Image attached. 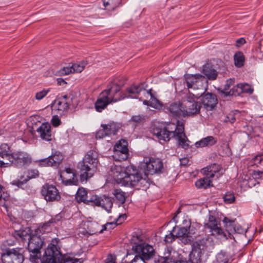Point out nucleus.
Returning <instances> with one entry per match:
<instances>
[{"label": "nucleus", "instance_id": "58836bf2", "mask_svg": "<svg viewBox=\"0 0 263 263\" xmlns=\"http://www.w3.org/2000/svg\"><path fill=\"white\" fill-rule=\"evenodd\" d=\"M229 261V256L227 253L221 252L216 256V261L215 263H228Z\"/></svg>", "mask_w": 263, "mask_h": 263}, {"label": "nucleus", "instance_id": "c03bdc74", "mask_svg": "<svg viewBox=\"0 0 263 263\" xmlns=\"http://www.w3.org/2000/svg\"><path fill=\"white\" fill-rule=\"evenodd\" d=\"M49 91H50L49 89H44L39 92H36V95H35V99L38 100H42L48 94V93Z\"/></svg>", "mask_w": 263, "mask_h": 263}, {"label": "nucleus", "instance_id": "72a5a7b5", "mask_svg": "<svg viewBox=\"0 0 263 263\" xmlns=\"http://www.w3.org/2000/svg\"><path fill=\"white\" fill-rule=\"evenodd\" d=\"M90 197L87 195V191L84 188H79L76 194V198L79 201L90 204Z\"/></svg>", "mask_w": 263, "mask_h": 263}, {"label": "nucleus", "instance_id": "4468645a", "mask_svg": "<svg viewBox=\"0 0 263 263\" xmlns=\"http://www.w3.org/2000/svg\"><path fill=\"white\" fill-rule=\"evenodd\" d=\"M3 263H23V255L16 249H8L1 255Z\"/></svg>", "mask_w": 263, "mask_h": 263}, {"label": "nucleus", "instance_id": "f8f14e48", "mask_svg": "<svg viewBox=\"0 0 263 263\" xmlns=\"http://www.w3.org/2000/svg\"><path fill=\"white\" fill-rule=\"evenodd\" d=\"M32 162L30 155L23 151L13 152L10 160L11 166L14 165L17 167H24Z\"/></svg>", "mask_w": 263, "mask_h": 263}, {"label": "nucleus", "instance_id": "de8ad7c7", "mask_svg": "<svg viewBox=\"0 0 263 263\" xmlns=\"http://www.w3.org/2000/svg\"><path fill=\"white\" fill-rule=\"evenodd\" d=\"M70 73H73L71 66L64 67L59 71V73L60 76H65Z\"/></svg>", "mask_w": 263, "mask_h": 263}, {"label": "nucleus", "instance_id": "4d7b16f0", "mask_svg": "<svg viewBox=\"0 0 263 263\" xmlns=\"http://www.w3.org/2000/svg\"><path fill=\"white\" fill-rule=\"evenodd\" d=\"M246 229L242 228L240 225L236 224L234 233L238 234H243L246 232Z\"/></svg>", "mask_w": 263, "mask_h": 263}, {"label": "nucleus", "instance_id": "c85d7f7f", "mask_svg": "<svg viewBox=\"0 0 263 263\" xmlns=\"http://www.w3.org/2000/svg\"><path fill=\"white\" fill-rule=\"evenodd\" d=\"M217 143V139L213 136H207L196 142L195 144L197 148L210 147Z\"/></svg>", "mask_w": 263, "mask_h": 263}, {"label": "nucleus", "instance_id": "7c9ffc66", "mask_svg": "<svg viewBox=\"0 0 263 263\" xmlns=\"http://www.w3.org/2000/svg\"><path fill=\"white\" fill-rule=\"evenodd\" d=\"M223 222L224 223L226 231L228 235V238H231L232 233L235 231V220H231L228 217H224L223 219Z\"/></svg>", "mask_w": 263, "mask_h": 263}, {"label": "nucleus", "instance_id": "4be33fe9", "mask_svg": "<svg viewBox=\"0 0 263 263\" xmlns=\"http://www.w3.org/2000/svg\"><path fill=\"white\" fill-rule=\"evenodd\" d=\"M71 98L67 95H64L54 101L53 109L57 111V114L62 115L69 108Z\"/></svg>", "mask_w": 263, "mask_h": 263}, {"label": "nucleus", "instance_id": "79ce46f5", "mask_svg": "<svg viewBox=\"0 0 263 263\" xmlns=\"http://www.w3.org/2000/svg\"><path fill=\"white\" fill-rule=\"evenodd\" d=\"M224 202L227 204H230L235 201V196L233 193L228 192L223 197Z\"/></svg>", "mask_w": 263, "mask_h": 263}, {"label": "nucleus", "instance_id": "20e7f679", "mask_svg": "<svg viewBox=\"0 0 263 263\" xmlns=\"http://www.w3.org/2000/svg\"><path fill=\"white\" fill-rule=\"evenodd\" d=\"M98 155L94 151H89L85 155L82 161L78 163V168L80 170V179L83 181H86L91 178L96 171L98 160Z\"/></svg>", "mask_w": 263, "mask_h": 263}, {"label": "nucleus", "instance_id": "f257e3e1", "mask_svg": "<svg viewBox=\"0 0 263 263\" xmlns=\"http://www.w3.org/2000/svg\"><path fill=\"white\" fill-rule=\"evenodd\" d=\"M214 247L212 238L206 236L193 243L190 260L178 259V254L175 251L167 249L163 256H159L155 259V263H201L202 256L206 251H210Z\"/></svg>", "mask_w": 263, "mask_h": 263}, {"label": "nucleus", "instance_id": "ddd939ff", "mask_svg": "<svg viewBox=\"0 0 263 263\" xmlns=\"http://www.w3.org/2000/svg\"><path fill=\"white\" fill-rule=\"evenodd\" d=\"M90 204L92 205L100 206L107 212L111 211L113 203L111 197L106 195L98 196L96 195L90 196Z\"/></svg>", "mask_w": 263, "mask_h": 263}, {"label": "nucleus", "instance_id": "6e6d98bb", "mask_svg": "<svg viewBox=\"0 0 263 263\" xmlns=\"http://www.w3.org/2000/svg\"><path fill=\"white\" fill-rule=\"evenodd\" d=\"M252 177L255 180L263 179V171H254L252 173Z\"/></svg>", "mask_w": 263, "mask_h": 263}, {"label": "nucleus", "instance_id": "393cba45", "mask_svg": "<svg viewBox=\"0 0 263 263\" xmlns=\"http://www.w3.org/2000/svg\"><path fill=\"white\" fill-rule=\"evenodd\" d=\"M202 104L207 110L214 109L217 104L216 96L213 93H207L202 97Z\"/></svg>", "mask_w": 263, "mask_h": 263}, {"label": "nucleus", "instance_id": "473e14b6", "mask_svg": "<svg viewBox=\"0 0 263 263\" xmlns=\"http://www.w3.org/2000/svg\"><path fill=\"white\" fill-rule=\"evenodd\" d=\"M234 84L233 79H229L226 81L223 90L221 91L225 96L235 95L234 92V87L231 89V87Z\"/></svg>", "mask_w": 263, "mask_h": 263}, {"label": "nucleus", "instance_id": "13d9d810", "mask_svg": "<svg viewBox=\"0 0 263 263\" xmlns=\"http://www.w3.org/2000/svg\"><path fill=\"white\" fill-rule=\"evenodd\" d=\"M51 123L53 126L57 127L61 124V120L57 115L53 116Z\"/></svg>", "mask_w": 263, "mask_h": 263}, {"label": "nucleus", "instance_id": "052dcab7", "mask_svg": "<svg viewBox=\"0 0 263 263\" xmlns=\"http://www.w3.org/2000/svg\"><path fill=\"white\" fill-rule=\"evenodd\" d=\"M263 161V157L262 155H258L256 156L254 158V161L255 164H260L261 163V161Z\"/></svg>", "mask_w": 263, "mask_h": 263}, {"label": "nucleus", "instance_id": "c756f323", "mask_svg": "<svg viewBox=\"0 0 263 263\" xmlns=\"http://www.w3.org/2000/svg\"><path fill=\"white\" fill-rule=\"evenodd\" d=\"M204 74L210 80H214L217 78V72L213 68L211 64H206L203 67L202 70Z\"/></svg>", "mask_w": 263, "mask_h": 263}, {"label": "nucleus", "instance_id": "603ef678", "mask_svg": "<svg viewBox=\"0 0 263 263\" xmlns=\"http://www.w3.org/2000/svg\"><path fill=\"white\" fill-rule=\"evenodd\" d=\"M29 178L24 179L23 181L15 180L12 181V184L20 188H23V185L28 181Z\"/></svg>", "mask_w": 263, "mask_h": 263}, {"label": "nucleus", "instance_id": "49530a36", "mask_svg": "<svg viewBox=\"0 0 263 263\" xmlns=\"http://www.w3.org/2000/svg\"><path fill=\"white\" fill-rule=\"evenodd\" d=\"M242 91L251 94L253 92V89L250 85L248 84H240V87Z\"/></svg>", "mask_w": 263, "mask_h": 263}, {"label": "nucleus", "instance_id": "864d4df0", "mask_svg": "<svg viewBox=\"0 0 263 263\" xmlns=\"http://www.w3.org/2000/svg\"><path fill=\"white\" fill-rule=\"evenodd\" d=\"M176 238V234H174L171 232L168 234L166 235L164 241L166 243H171L175 240Z\"/></svg>", "mask_w": 263, "mask_h": 263}, {"label": "nucleus", "instance_id": "8fccbe9b", "mask_svg": "<svg viewBox=\"0 0 263 263\" xmlns=\"http://www.w3.org/2000/svg\"><path fill=\"white\" fill-rule=\"evenodd\" d=\"M196 230L193 227L191 226V224L190 226H189L187 227V234H188V240L189 241H191L192 239V235L196 233Z\"/></svg>", "mask_w": 263, "mask_h": 263}, {"label": "nucleus", "instance_id": "f03ea898", "mask_svg": "<svg viewBox=\"0 0 263 263\" xmlns=\"http://www.w3.org/2000/svg\"><path fill=\"white\" fill-rule=\"evenodd\" d=\"M152 133L159 140L160 143H162V141H168L172 138L174 137L182 148L187 149L189 147L190 141L184 133V125L181 122H177L175 131H169L166 127L155 126Z\"/></svg>", "mask_w": 263, "mask_h": 263}, {"label": "nucleus", "instance_id": "e433bc0d", "mask_svg": "<svg viewBox=\"0 0 263 263\" xmlns=\"http://www.w3.org/2000/svg\"><path fill=\"white\" fill-rule=\"evenodd\" d=\"M53 167H57L62 161L63 159V156L59 153L49 156Z\"/></svg>", "mask_w": 263, "mask_h": 263}, {"label": "nucleus", "instance_id": "f704fd0d", "mask_svg": "<svg viewBox=\"0 0 263 263\" xmlns=\"http://www.w3.org/2000/svg\"><path fill=\"white\" fill-rule=\"evenodd\" d=\"M101 127L105 128L108 136L115 135L120 128L119 125L114 122H110L107 124H102Z\"/></svg>", "mask_w": 263, "mask_h": 263}, {"label": "nucleus", "instance_id": "0eeeda50", "mask_svg": "<svg viewBox=\"0 0 263 263\" xmlns=\"http://www.w3.org/2000/svg\"><path fill=\"white\" fill-rule=\"evenodd\" d=\"M205 229L218 239L224 240L228 239V235L221 227L220 223L214 216L210 215L208 221L204 224Z\"/></svg>", "mask_w": 263, "mask_h": 263}, {"label": "nucleus", "instance_id": "a19ab883", "mask_svg": "<svg viewBox=\"0 0 263 263\" xmlns=\"http://www.w3.org/2000/svg\"><path fill=\"white\" fill-rule=\"evenodd\" d=\"M63 263H82L83 260L82 258H77L70 255H66L64 257Z\"/></svg>", "mask_w": 263, "mask_h": 263}, {"label": "nucleus", "instance_id": "0e129e2a", "mask_svg": "<svg viewBox=\"0 0 263 263\" xmlns=\"http://www.w3.org/2000/svg\"><path fill=\"white\" fill-rule=\"evenodd\" d=\"M2 189H3V186L0 185V201H2V199H3L4 201H6L8 199V197H6V196L3 197V196L2 193H1V190Z\"/></svg>", "mask_w": 263, "mask_h": 263}, {"label": "nucleus", "instance_id": "cd10ccee", "mask_svg": "<svg viewBox=\"0 0 263 263\" xmlns=\"http://www.w3.org/2000/svg\"><path fill=\"white\" fill-rule=\"evenodd\" d=\"M149 96H144L142 100L143 104L151 106L154 108H158L161 106V103L151 93V90H147Z\"/></svg>", "mask_w": 263, "mask_h": 263}, {"label": "nucleus", "instance_id": "bb28decb", "mask_svg": "<svg viewBox=\"0 0 263 263\" xmlns=\"http://www.w3.org/2000/svg\"><path fill=\"white\" fill-rule=\"evenodd\" d=\"M183 224L184 225L181 227L174 228L173 231L175 233L176 237L182 238V239H184V242L187 243L188 234H187V227L190 224V222L187 220H184L183 221Z\"/></svg>", "mask_w": 263, "mask_h": 263}, {"label": "nucleus", "instance_id": "a18cd8bd", "mask_svg": "<svg viewBox=\"0 0 263 263\" xmlns=\"http://www.w3.org/2000/svg\"><path fill=\"white\" fill-rule=\"evenodd\" d=\"M102 129H99L96 133V137L97 139H102L108 135L104 127H102Z\"/></svg>", "mask_w": 263, "mask_h": 263}, {"label": "nucleus", "instance_id": "aec40b11", "mask_svg": "<svg viewBox=\"0 0 263 263\" xmlns=\"http://www.w3.org/2000/svg\"><path fill=\"white\" fill-rule=\"evenodd\" d=\"M183 100L175 101L166 107V109L174 117H185L187 112L184 109Z\"/></svg>", "mask_w": 263, "mask_h": 263}, {"label": "nucleus", "instance_id": "dca6fc26", "mask_svg": "<svg viewBox=\"0 0 263 263\" xmlns=\"http://www.w3.org/2000/svg\"><path fill=\"white\" fill-rule=\"evenodd\" d=\"M41 193L44 198L48 202L58 201L61 199V195L57 187L48 184L44 185Z\"/></svg>", "mask_w": 263, "mask_h": 263}, {"label": "nucleus", "instance_id": "5701e85b", "mask_svg": "<svg viewBox=\"0 0 263 263\" xmlns=\"http://www.w3.org/2000/svg\"><path fill=\"white\" fill-rule=\"evenodd\" d=\"M58 243V239H52L46 249L45 255L49 257V261L47 263H55V258L60 254V247Z\"/></svg>", "mask_w": 263, "mask_h": 263}, {"label": "nucleus", "instance_id": "a878e982", "mask_svg": "<svg viewBox=\"0 0 263 263\" xmlns=\"http://www.w3.org/2000/svg\"><path fill=\"white\" fill-rule=\"evenodd\" d=\"M110 171L111 175H112L114 179L118 184H122V180L126 174V168L125 169L120 165H114L111 166Z\"/></svg>", "mask_w": 263, "mask_h": 263}, {"label": "nucleus", "instance_id": "423d86ee", "mask_svg": "<svg viewBox=\"0 0 263 263\" xmlns=\"http://www.w3.org/2000/svg\"><path fill=\"white\" fill-rule=\"evenodd\" d=\"M45 242L44 239L36 235H32L29 239L28 250L30 253V260L34 262L41 256V249Z\"/></svg>", "mask_w": 263, "mask_h": 263}, {"label": "nucleus", "instance_id": "2f4dec72", "mask_svg": "<svg viewBox=\"0 0 263 263\" xmlns=\"http://www.w3.org/2000/svg\"><path fill=\"white\" fill-rule=\"evenodd\" d=\"M122 0H103L105 9L108 11H113L121 4Z\"/></svg>", "mask_w": 263, "mask_h": 263}, {"label": "nucleus", "instance_id": "412c9836", "mask_svg": "<svg viewBox=\"0 0 263 263\" xmlns=\"http://www.w3.org/2000/svg\"><path fill=\"white\" fill-rule=\"evenodd\" d=\"M10 147L6 143L0 145V167H9L11 166L10 160L12 156Z\"/></svg>", "mask_w": 263, "mask_h": 263}, {"label": "nucleus", "instance_id": "680f3d73", "mask_svg": "<svg viewBox=\"0 0 263 263\" xmlns=\"http://www.w3.org/2000/svg\"><path fill=\"white\" fill-rule=\"evenodd\" d=\"M245 40L243 38L239 39L236 41L237 46H239L240 45H242L245 43Z\"/></svg>", "mask_w": 263, "mask_h": 263}, {"label": "nucleus", "instance_id": "39448f33", "mask_svg": "<svg viewBox=\"0 0 263 263\" xmlns=\"http://www.w3.org/2000/svg\"><path fill=\"white\" fill-rule=\"evenodd\" d=\"M222 167L217 164L214 163L203 168V172L205 177L198 180L195 182L196 186L198 189H207L212 186V179L216 177L218 179L224 173Z\"/></svg>", "mask_w": 263, "mask_h": 263}, {"label": "nucleus", "instance_id": "338daca9", "mask_svg": "<svg viewBox=\"0 0 263 263\" xmlns=\"http://www.w3.org/2000/svg\"><path fill=\"white\" fill-rule=\"evenodd\" d=\"M57 80H58V83H59L60 85H62V84L66 83L65 81L63 79H58Z\"/></svg>", "mask_w": 263, "mask_h": 263}, {"label": "nucleus", "instance_id": "b1692460", "mask_svg": "<svg viewBox=\"0 0 263 263\" xmlns=\"http://www.w3.org/2000/svg\"><path fill=\"white\" fill-rule=\"evenodd\" d=\"M36 132L40 137L45 141H51L53 138V135L51 131V127L48 123H42L36 129Z\"/></svg>", "mask_w": 263, "mask_h": 263}, {"label": "nucleus", "instance_id": "6ab92c4d", "mask_svg": "<svg viewBox=\"0 0 263 263\" xmlns=\"http://www.w3.org/2000/svg\"><path fill=\"white\" fill-rule=\"evenodd\" d=\"M133 248L137 254L146 260L152 258L155 252L153 246L146 242L135 243Z\"/></svg>", "mask_w": 263, "mask_h": 263}, {"label": "nucleus", "instance_id": "a211bd4d", "mask_svg": "<svg viewBox=\"0 0 263 263\" xmlns=\"http://www.w3.org/2000/svg\"><path fill=\"white\" fill-rule=\"evenodd\" d=\"M62 183L65 185H78L79 180L76 171L72 168L66 167L61 175Z\"/></svg>", "mask_w": 263, "mask_h": 263}, {"label": "nucleus", "instance_id": "7ed1b4c3", "mask_svg": "<svg viewBox=\"0 0 263 263\" xmlns=\"http://www.w3.org/2000/svg\"><path fill=\"white\" fill-rule=\"evenodd\" d=\"M120 85L113 82L110 83L107 88L104 90L99 95L95 103V107L96 110L101 112L108 104L120 101L126 97L121 95Z\"/></svg>", "mask_w": 263, "mask_h": 263}, {"label": "nucleus", "instance_id": "e2e57ef3", "mask_svg": "<svg viewBox=\"0 0 263 263\" xmlns=\"http://www.w3.org/2000/svg\"><path fill=\"white\" fill-rule=\"evenodd\" d=\"M141 117L139 116H133L132 118V120L136 122V123H138L141 120Z\"/></svg>", "mask_w": 263, "mask_h": 263}, {"label": "nucleus", "instance_id": "bf43d9fd", "mask_svg": "<svg viewBox=\"0 0 263 263\" xmlns=\"http://www.w3.org/2000/svg\"><path fill=\"white\" fill-rule=\"evenodd\" d=\"M105 263H116L115 256L109 254L105 259Z\"/></svg>", "mask_w": 263, "mask_h": 263}, {"label": "nucleus", "instance_id": "c9c22d12", "mask_svg": "<svg viewBox=\"0 0 263 263\" xmlns=\"http://www.w3.org/2000/svg\"><path fill=\"white\" fill-rule=\"evenodd\" d=\"M234 60L235 66L238 68L241 67L244 65L245 56L241 52H237L234 55Z\"/></svg>", "mask_w": 263, "mask_h": 263}, {"label": "nucleus", "instance_id": "774afa93", "mask_svg": "<svg viewBox=\"0 0 263 263\" xmlns=\"http://www.w3.org/2000/svg\"><path fill=\"white\" fill-rule=\"evenodd\" d=\"M110 225H115V223H107L106 225H105V229H106V227H108V226H110Z\"/></svg>", "mask_w": 263, "mask_h": 263}, {"label": "nucleus", "instance_id": "9d476101", "mask_svg": "<svg viewBox=\"0 0 263 263\" xmlns=\"http://www.w3.org/2000/svg\"><path fill=\"white\" fill-rule=\"evenodd\" d=\"M202 96L201 93L194 94L190 93L183 100L184 109L186 110V117L198 114L201 108V103L195 101Z\"/></svg>", "mask_w": 263, "mask_h": 263}, {"label": "nucleus", "instance_id": "ea45409f", "mask_svg": "<svg viewBox=\"0 0 263 263\" xmlns=\"http://www.w3.org/2000/svg\"><path fill=\"white\" fill-rule=\"evenodd\" d=\"M86 62L83 61L80 63L73 64L71 66L72 72H81L86 65Z\"/></svg>", "mask_w": 263, "mask_h": 263}, {"label": "nucleus", "instance_id": "1a4fd4ad", "mask_svg": "<svg viewBox=\"0 0 263 263\" xmlns=\"http://www.w3.org/2000/svg\"><path fill=\"white\" fill-rule=\"evenodd\" d=\"M185 82L189 89L199 90L202 95L205 91V77L201 74H189L185 76Z\"/></svg>", "mask_w": 263, "mask_h": 263}, {"label": "nucleus", "instance_id": "f3484780", "mask_svg": "<svg viewBox=\"0 0 263 263\" xmlns=\"http://www.w3.org/2000/svg\"><path fill=\"white\" fill-rule=\"evenodd\" d=\"M121 95H124L126 97L124 98H131L139 99L140 100L142 101L144 97L142 95L149 96L148 91L145 90L142 84L134 85L128 88L125 92H123L120 91Z\"/></svg>", "mask_w": 263, "mask_h": 263}, {"label": "nucleus", "instance_id": "6e6552de", "mask_svg": "<svg viewBox=\"0 0 263 263\" xmlns=\"http://www.w3.org/2000/svg\"><path fill=\"white\" fill-rule=\"evenodd\" d=\"M141 168L143 169L145 175H153L161 173L163 168L162 160L159 158H144L140 164Z\"/></svg>", "mask_w": 263, "mask_h": 263}, {"label": "nucleus", "instance_id": "2eb2a0df", "mask_svg": "<svg viewBox=\"0 0 263 263\" xmlns=\"http://www.w3.org/2000/svg\"><path fill=\"white\" fill-rule=\"evenodd\" d=\"M128 143L126 140L121 139L114 146L113 157L116 160L122 161L127 159L129 156Z\"/></svg>", "mask_w": 263, "mask_h": 263}, {"label": "nucleus", "instance_id": "5fc2aeb1", "mask_svg": "<svg viewBox=\"0 0 263 263\" xmlns=\"http://www.w3.org/2000/svg\"><path fill=\"white\" fill-rule=\"evenodd\" d=\"M144 258L140 255H136L131 261L126 263H146Z\"/></svg>", "mask_w": 263, "mask_h": 263}, {"label": "nucleus", "instance_id": "69168bd1", "mask_svg": "<svg viewBox=\"0 0 263 263\" xmlns=\"http://www.w3.org/2000/svg\"><path fill=\"white\" fill-rule=\"evenodd\" d=\"M188 162V159L187 158H182L180 159V164L181 165H186Z\"/></svg>", "mask_w": 263, "mask_h": 263}, {"label": "nucleus", "instance_id": "09e8293b", "mask_svg": "<svg viewBox=\"0 0 263 263\" xmlns=\"http://www.w3.org/2000/svg\"><path fill=\"white\" fill-rule=\"evenodd\" d=\"M39 163L40 165L42 166H52V163L49 157L47 158L40 160Z\"/></svg>", "mask_w": 263, "mask_h": 263}, {"label": "nucleus", "instance_id": "9b49d317", "mask_svg": "<svg viewBox=\"0 0 263 263\" xmlns=\"http://www.w3.org/2000/svg\"><path fill=\"white\" fill-rule=\"evenodd\" d=\"M142 180L141 175L138 172L136 167L129 165L126 167V174L122 180V185L135 186Z\"/></svg>", "mask_w": 263, "mask_h": 263}, {"label": "nucleus", "instance_id": "4c0bfd02", "mask_svg": "<svg viewBox=\"0 0 263 263\" xmlns=\"http://www.w3.org/2000/svg\"><path fill=\"white\" fill-rule=\"evenodd\" d=\"M113 194L117 200H118L122 204L124 203L126 199L125 193L121 189H115L114 191Z\"/></svg>", "mask_w": 263, "mask_h": 263}, {"label": "nucleus", "instance_id": "3c124183", "mask_svg": "<svg viewBox=\"0 0 263 263\" xmlns=\"http://www.w3.org/2000/svg\"><path fill=\"white\" fill-rule=\"evenodd\" d=\"M16 236H18L22 239H26L27 237L29 239L31 236H30L25 231H18L15 232Z\"/></svg>", "mask_w": 263, "mask_h": 263}, {"label": "nucleus", "instance_id": "37998d69", "mask_svg": "<svg viewBox=\"0 0 263 263\" xmlns=\"http://www.w3.org/2000/svg\"><path fill=\"white\" fill-rule=\"evenodd\" d=\"M54 222L55 220L54 219H51L47 222L45 223L41 228L40 231L44 233L50 232L51 231V229L49 228L50 225Z\"/></svg>", "mask_w": 263, "mask_h": 263}]
</instances>
